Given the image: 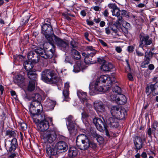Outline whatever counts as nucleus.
<instances>
[{"label":"nucleus","mask_w":158,"mask_h":158,"mask_svg":"<svg viewBox=\"0 0 158 158\" xmlns=\"http://www.w3.org/2000/svg\"><path fill=\"white\" fill-rule=\"evenodd\" d=\"M42 137L44 143L50 144L56 140L57 138V135L55 131H51L44 133Z\"/></svg>","instance_id":"3"},{"label":"nucleus","mask_w":158,"mask_h":158,"mask_svg":"<svg viewBox=\"0 0 158 158\" xmlns=\"http://www.w3.org/2000/svg\"><path fill=\"white\" fill-rule=\"evenodd\" d=\"M5 146L9 152H14L18 146V143L16 138H13L11 141L5 140Z\"/></svg>","instance_id":"6"},{"label":"nucleus","mask_w":158,"mask_h":158,"mask_svg":"<svg viewBox=\"0 0 158 158\" xmlns=\"http://www.w3.org/2000/svg\"><path fill=\"white\" fill-rule=\"evenodd\" d=\"M50 51L51 52V54H49L48 52H46L42 48H40L36 49L37 53H38L39 57L40 58V61L41 62V58H44L45 59H49L52 57L53 56V50L52 49H50Z\"/></svg>","instance_id":"9"},{"label":"nucleus","mask_w":158,"mask_h":158,"mask_svg":"<svg viewBox=\"0 0 158 158\" xmlns=\"http://www.w3.org/2000/svg\"><path fill=\"white\" fill-rule=\"evenodd\" d=\"M78 153V149L73 146L70 147L68 152V156L69 158H74L76 157Z\"/></svg>","instance_id":"19"},{"label":"nucleus","mask_w":158,"mask_h":158,"mask_svg":"<svg viewBox=\"0 0 158 158\" xmlns=\"http://www.w3.org/2000/svg\"><path fill=\"white\" fill-rule=\"evenodd\" d=\"M120 108L117 106H114L112 107L110 110L111 114L113 117H115L117 114L118 113V111Z\"/></svg>","instance_id":"35"},{"label":"nucleus","mask_w":158,"mask_h":158,"mask_svg":"<svg viewBox=\"0 0 158 158\" xmlns=\"http://www.w3.org/2000/svg\"><path fill=\"white\" fill-rule=\"evenodd\" d=\"M152 132L154 133L156 130L158 131V123L157 122H154L152 126Z\"/></svg>","instance_id":"47"},{"label":"nucleus","mask_w":158,"mask_h":158,"mask_svg":"<svg viewBox=\"0 0 158 158\" xmlns=\"http://www.w3.org/2000/svg\"><path fill=\"white\" fill-rule=\"evenodd\" d=\"M92 85L93 88L92 91L95 93L98 94L100 92H104L106 91L103 85L96 81L92 84Z\"/></svg>","instance_id":"12"},{"label":"nucleus","mask_w":158,"mask_h":158,"mask_svg":"<svg viewBox=\"0 0 158 158\" xmlns=\"http://www.w3.org/2000/svg\"><path fill=\"white\" fill-rule=\"evenodd\" d=\"M139 39V47L142 48L143 47H146L152 43V40L148 35L140 34Z\"/></svg>","instance_id":"5"},{"label":"nucleus","mask_w":158,"mask_h":158,"mask_svg":"<svg viewBox=\"0 0 158 158\" xmlns=\"http://www.w3.org/2000/svg\"><path fill=\"white\" fill-rule=\"evenodd\" d=\"M106 33V34L108 35L110 34V29L109 27H106L105 28Z\"/></svg>","instance_id":"64"},{"label":"nucleus","mask_w":158,"mask_h":158,"mask_svg":"<svg viewBox=\"0 0 158 158\" xmlns=\"http://www.w3.org/2000/svg\"><path fill=\"white\" fill-rule=\"evenodd\" d=\"M37 125L38 129L41 131L47 130L49 126L48 122L45 119L40 121Z\"/></svg>","instance_id":"16"},{"label":"nucleus","mask_w":158,"mask_h":158,"mask_svg":"<svg viewBox=\"0 0 158 158\" xmlns=\"http://www.w3.org/2000/svg\"><path fill=\"white\" fill-rule=\"evenodd\" d=\"M68 123L67 124V127L71 135H74L76 132V130L75 128V122L73 119V117L70 115L67 118Z\"/></svg>","instance_id":"7"},{"label":"nucleus","mask_w":158,"mask_h":158,"mask_svg":"<svg viewBox=\"0 0 158 158\" xmlns=\"http://www.w3.org/2000/svg\"><path fill=\"white\" fill-rule=\"evenodd\" d=\"M71 54L73 57L76 60H79L81 56L79 52L74 48L71 50Z\"/></svg>","instance_id":"31"},{"label":"nucleus","mask_w":158,"mask_h":158,"mask_svg":"<svg viewBox=\"0 0 158 158\" xmlns=\"http://www.w3.org/2000/svg\"><path fill=\"white\" fill-rule=\"evenodd\" d=\"M121 13H120V16H126L127 15V12L126 10H123L121 11Z\"/></svg>","instance_id":"58"},{"label":"nucleus","mask_w":158,"mask_h":158,"mask_svg":"<svg viewBox=\"0 0 158 158\" xmlns=\"http://www.w3.org/2000/svg\"><path fill=\"white\" fill-rule=\"evenodd\" d=\"M90 147L93 149H95L97 148V145L96 143L94 142H90Z\"/></svg>","instance_id":"57"},{"label":"nucleus","mask_w":158,"mask_h":158,"mask_svg":"<svg viewBox=\"0 0 158 158\" xmlns=\"http://www.w3.org/2000/svg\"><path fill=\"white\" fill-rule=\"evenodd\" d=\"M36 49L35 51H31L27 55V58L29 60H31L33 63H36L40 61V58L38 53H37Z\"/></svg>","instance_id":"13"},{"label":"nucleus","mask_w":158,"mask_h":158,"mask_svg":"<svg viewBox=\"0 0 158 158\" xmlns=\"http://www.w3.org/2000/svg\"><path fill=\"white\" fill-rule=\"evenodd\" d=\"M108 7L110 9H112V10H113L117 7L116 5L114 3H110L108 5Z\"/></svg>","instance_id":"51"},{"label":"nucleus","mask_w":158,"mask_h":158,"mask_svg":"<svg viewBox=\"0 0 158 158\" xmlns=\"http://www.w3.org/2000/svg\"><path fill=\"white\" fill-rule=\"evenodd\" d=\"M98 62L100 64H102L106 62V61L103 58H97Z\"/></svg>","instance_id":"54"},{"label":"nucleus","mask_w":158,"mask_h":158,"mask_svg":"<svg viewBox=\"0 0 158 158\" xmlns=\"http://www.w3.org/2000/svg\"><path fill=\"white\" fill-rule=\"evenodd\" d=\"M94 107L95 109L98 111L103 112L104 111V108L103 104L102 103L94 104Z\"/></svg>","instance_id":"33"},{"label":"nucleus","mask_w":158,"mask_h":158,"mask_svg":"<svg viewBox=\"0 0 158 158\" xmlns=\"http://www.w3.org/2000/svg\"><path fill=\"white\" fill-rule=\"evenodd\" d=\"M33 105H32V106H30L29 108V110L31 114L35 115L37 108H35V106L34 107V104H33Z\"/></svg>","instance_id":"45"},{"label":"nucleus","mask_w":158,"mask_h":158,"mask_svg":"<svg viewBox=\"0 0 158 158\" xmlns=\"http://www.w3.org/2000/svg\"><path fill=\"white\" fill-rule=\"evenodd\" d=\"M155 85L151 84L149 85H148L146 89V93L148 95H149L152 92L154 91L155 88Z\"/></svg>","instance_id":"32"},{"label":"nucleus","mask_w":158,"mask_h":158,"mask_svg":"<svg viewBox=\"0 0 158 158\" xmlns=\"http://www.w3.org/2000/svg\"><path fill=\"white\" fill-rule=\"evenodd\" d=\"M76 145L78 148L81 150L87 149L90 146V141L85 135L81 134L78 135L76 140Z\"/></svg>","instance_id":"2"},{"label":"nucleus","mask_w":158,"mask_h":158,"mask_svg":"<svg viewBox=\"0 0 158 158\" xmlns=\"http://www.w3.org/2000/svg\"><path fill=\"white\" fill-rule=\"evenodd\" d=\"M81 68H82V66L81 62L80 61H78L74 65L73 71L75 72H78Z\"/></svg>","instance_id":"34"},{"label":"nucleus","mask_w":158,"mask_h":158,"mask_svg":"<svg viewBox=\"0 0 158 158\" xmlns=\"http://www.w3.org/2000/svg\"><path fill=\"white\" fill-rule=\"evenodd\" d=\"M62 15L63 16H64V17L66 19L68 20H69L71 19L68 16V15H67L66 14L63 13L62 14Z\"/></svg>","instance_id":"63"},{"label":"nucleus","mask_w":158,"mask_h":158,"mask_svg":"<svg viewBox=\"0 0 158 158\" xmlns=\"http://www.w3.org/2000/svg\"><path fill=\"white\" fill-rule=\"evenodd\" d=\"M113 68V66L111 63L106 62L101 66V69L105 71H110Z\"/></svg>","instance_id":"25"},{"label":"nucleus","mask_w":158,"mask_h":158,"mask_svg":"<svg viewBox=\"0 0 158 158\" xmlns=\"http://www.w3.org/2000/svg\"><path fill=\"white\" fill-rule=\"evenodd\" d=\"M127 113L126 110L124 108H120L118 111V113L115 117L118 120L123 119L124 118L125 115H127Z\"/></svg>","instance_id":"23"},{"label":"nucleus","mask_w":158,"mask_h":158,"mask_svg":"<svg viewBox=\"0 0 158 158\" xmlns=\"http://www.w3.org/2000/svg\"><path fill=\"white\" fill-rule=\"evenodd\" d=\"M134 143L137 152L138 150L140 149L142 147V139L140 137L136 136L134 140Z\"/></svg>","instance_id":"20"},{"label":"nucleus","mask_w":158,"mask_h":158,"mask_svg":"<svg viewBox=\"0 0 158 158\" xmlns=\"http://www.w3.org/2000/svg\"><path fill=\"white\" fill-rule=\"evenodd\" d=\"M93 123L95 125L97 129L100 131H102L105 129L106 135L109 137L110 136L107 129L106 128L104 123L102 120L98 118H95L93 119Z\"/></svg>","instance_id":"4"},{"label":"nucleus","mask_w":158,"mask_h":158,"mask_svg":"<svg viewBox=\"0 0 158 158\" xmlns=\"http://www.w3.org/2000/svg\"><path fill=\"white\" fill-rule=\"evenodd\" d=\"M32 61H25L23 64L24 68L27 71H32L31 69L33 68V65L32 64Z\"/></svg>","instance_id":"29"},{"label":"nucleus","mask_w":158,"mask_h":158,"mask_svg":"<svg viewBox=\"0 0 158 158\" xmlns=\"http://www.w3.org/2000/svg\"><path fill=\"white\" fill-rule=\"evenodd\" d=\"M114 78H110L108 75H102L99 77L97 78L96 81L101 83L106 82L107 84L109 86V85H111L112 83H114L116 82L115 81H114Z\"/></svg>","instance_id":"11"},{"label":"nucleus","mask_w":158,"mask_h":158,"mask_svg":"<svg viewBox=\"0 0 158 158\" xmlns=\"http://www.w3.org/2000/svg\"><path fill=\"white\" fill-rule=\"evenodd\" d=\"M107 123L110 127H118L119 126V120L116 117H110L106 120Z\"/></svg>","instance_id":"17"},{"label":"nucleus","mask_w":158,"mask_h":158,"mask_svg":"<svg viewBox=\"0 0 158 158\" xmlns=\"http://www.w3.org/2000/svg\"><path fill=\"white\" fill-rule=\"evenodd\" d=\"M57 150L55 146H48L46 148V153L48 156H56L57 154Z\"/></svg>","instance_id":"22"},{"label":"nucleus","mask_w":158,"mask_h":158,"mask_svg":"<svg viewBox=\"0 0 158 158\" xmlns=\"http://www.w3.org/2000/svg\"><path fill=\"white\" fill-rule=\"evenodd\" d=\"M55 147L58 150L63 152L66 151L68 148L67 143L65 142L62 141L57 142L55 145Z\"/></svg>","instance_id":"18"},{"label":"nucleus","mask_w":158,"mask_h":158,"mask_svg":"<svg viewBox=\"0 0 158 158\" xmlns=\"http://www.w3.org/2000/svg\"><path fill=\"white\" fill-rule=\"evenodd\" d=\"M31 97L32 98V101H40L41 99V97L39 94H34L31 95Z\"/></svg>","instance_id":"37"},{"label":"nucleus","mask_w":158,"mask_h":158,"mask_svg":"<svg viewBox=\"0 0 158 158\" xmlns=\"http://www.w3.org/2000/svg\"><path fill=\"white\" fill-rule=\"evenodd\" d=\"M77 95L82 103L85 105L86 107L90 108L92 106L90 103V100L88 99L87 98V95L86 92L79 91L77 93Z\"/></svg>","instance_id":"8"},{"label":"nucleus","mask_w":158,"mask_h":158,"mask_svg":"<svg viewBox=\"0 0 158 158\" xmlns=\"http://www.w3.org/2000/svg\"><path fill=\"white\" fill-rule=\"evenodd\" d=\"M20 124L22 130L23 131L26 130L27 128V125L24 122L21 123H20Z\"/></svg>","instance_id":"50"},{"label":"nucleus","mask_w":158,"mask_h":158,"mask_svg":"<svg viewBox=\"0 0 158 158\" xmlns=\"http://www.w3.org/2000/svg\"><path fill=\"white\" fill-rule=\"evenodd\" d=\"M154 53H152L151 51L149 52H146L145 53V57L148 58H149L151 60V59Z\"/></svg>","instance_id":"48"},{"label":"nucleus","mask_w":158,"mask_h":158,"mask_svg":"<svg viewBox=\"0 0 158 158\" xmlns=\"http://www.w3.org/2000/svg\"><path fill=\"white\" fill-rule=\"evenodd\" d=\"M42 110V108H39V107L37 108L35 115H39L41 113Z\"/></svg>","instance_id":"56"},{"label":"nucleus","mask_w":158,"mask_h":158,"mask_svg":"<svg viewBox=\"0 0 158 158\" xmlns=\"http://www.w3.org/2000/svg\"><path fill=\"white\" fill-rule=\"evenodd\" d=\"M24 77L21 75H19L15 77L14 80L15 83L19 86H21L23 85L24 81Z\"/></svg>","instance_id":"21"},{"label":"nucleus","mask_w":158,"mask_h":158,"mask_svg":"<svg viewBox=\"0 0 158 158\" xmlns=\"http://www.w3.org/2000/svg\"><path fill=\"white\" fill-rule=\"evenodd\" d=\"M63 95L65 98H69V89H64L63 91Z\"/></svg>","instance_id":"49"},{"label":"nucleus","mask_w":158,"mask_h":158,"mask_svg":"<svg viewBox=\"0 0 158 158\" xmlns=\"http://www.w3.org/2000/svg\"><path fill=\"white\" fill-rule=\"evenodd\" d=\"M117 101V103L119 105H123L127 102V99L126 97L123 94L118 95Z\"/></svg>","instance_id":"27"},{"label":"nucleus","mask_w":158,"mask_h":158,"mask_svg":"<svg viewBox=\"0 0 158 158\" xmlns=\"http://www.w3.org/2000/svg\"><path fill=\"white\" fill-rule=\"evenodd\" d=\"M35 81H29L27 88V89L29 91H32L35 89Z\"/></svg>","instance_id":"36"},{"label":"nucleus","mask_w":158,"mask_h":158,"mask_svg":"<svg viewBox=\"0 0 158 158\" xmlns=\"http://www.w3.org/2000/svg\"><path fill=\"white\" fill-rule=\"evenodd\" d=\"M134 49V48L132 46H129L128 47V50L129 52H132Z\"/></svg>","instance_id":"59"},{"label":"nucleus","mask_w":158,"mask_h":158,"mask_svg":"<svg viewBox=\"0 0 158 158\" xmlns=\"http://www.w3.org/2000/svg\"><path fill=\"white\" fill-rule=\"evenodd\" d=\"M33 104H34V107L35 106V108H42V105L41 104L40 101H32V102H31L30 104V106H32V105H34Z\"/></svg>","instance_id":"41"},{"label":"nucleus","mask_w":158,"mask_h":158,"mask_svg":"<svg viewBox=\"0 0 158 158\" xmlns=\"http://www.w3.org/2000/svg\"><path fill=\"white\" fill-rule=\"evenodd\" d=\"M55 41L57 45L63 51H64L68 48V43L67 41L64 40L59 38L55 36Z\"/></svg>","instance_id":"10"},{"label":"nucleus","mask_w":158,"mask_h":158,"mask_svg":"<svg viewBox=\"0 0 158 158\" xmlns=\"http://www.w3.org/2000/svg\"><path fill=\"white\" fill-rule=\"evenodd\" d=\"M152 130L151 128H149L148 129L147 131V134H148L149 136L151 137V136L152 132Z\"/></svg>","instance_id":"61"},{"label":"nucleus","mask_w":158,"mask_h":158,"mask_svg":"<svg viewBox=\"0 0 158 158\" xmlns=\"http://www.w3.org/2000/svg\"><path fill=\"white\" fill-rule=\"evenodd\" d=\"M31 16V15L29 13L27 12H24L22 15L23 18L22 19V24H25L27 23Z\"/></svg>","instance_id":"28"},{"label":"nucleus","mask_w":158,"mask_h":158,"mask_svg":"<svg viewBox=\"0 0 158 158\" xmlns=\"http://www.w3.org/2000/svg\"><path fill=\"white\" fill-rule=\"evenodd\" d=\"M86 50L89 53H93L95 52V54H96V51L93 48L92 46H89L87 47L86 48Z\"/></svg>","instance_id":"46"},{"label":"nucleus","mask_w":158,"mask_h":158,"mask_svg":"<svg viewBox=\"0 0 158 158\" xmlns=\"http://www.w3.org/2000/svg\"><path fill=\"white\" fill-rule=\"evenodd\" d=\"M118 95L112 94L110 95V98L112 101H115L117 102V101Z\"/></svg>","instance_id":"53"},{"label":"nucleus","mask_w":158,"mask_h":158,"mask_svg":"<svg viewBox=\"0 0 158 158\" xmlns=\"http://www.w3.org/2000/svg\"><path fill=\"white\" fill-rule=\"evenodd\" d=\"M42 31L44 35H52L53 33L52 26L48 23L44 24L42 27Z\"/></svg>","instance_id":"15"},{"label":"nucleus","mask_w":158,"mask_h":158,"mask_svg":"<svg viewBox=\"0 0 158 158\" xmlns=\"http://www.w3.org/2000/svg\"><path fill=\"white\" fill-rule=\"evenodd\" d=\"M71 47L73 48H76L77 47V43L74 40L71 41L70 43Z\"/></svg>","instance_id":"52"},{"label":"nucleus","mask_w":158,"mask_h":158,"mask_svg":"<svg viewBox=\"0 0 158 158\" xmlns=\"http://www.w3.org/2000/svg\"><path fill=\"white\" fill-rule=\"evenodd\" d=\"M41 76L42 80L48 84H56L60 81L54 71L50 69H47L43 71Z\"/></svg>","instance_id":"1"},{"label":"nucleus","mask_w":158,"mask_h":158,"mask_svg":"<svg viewBox=\"0 0 158 158\" xmlns=\"http://www.w3.org/2000/svg\"><path fill=\"white\" fill-rule=\"evenodd\" d=\"M93 136L96 139L97 141L99 143H102L103 142L104 139L100 135L95 133L93 134Z\"/></svg>","instance_id":"39"},{"label":"nucleus","mask_w":158,"mask_h":158,"mask_svg":"<svg viewBox=\"0 0 158 158\" xmlns=\"http://www.w3.org/2000/svg\"><path fill=\"white\" fill-rule=\"evenodd\" d=\"M95 54V52L93 53L87 52V53L83 52L82 53V55L85 57L84 61L85 63L87 64H93L96 63V61L92 59V58L94 56Z\"/></svg>","instance_id":"14"},{"label":"nucleus","mask_w":158,"mask_h":158,"mask_svg":"<svg viewBox=\"0 0 158 158\" xmlns=\"http://www.w3.org/2000/svg\"><path fill=\"white\" fill-rule=\"evenodd\" d=\"M51 35H45V37L47 39L49 43L51 45L52 48H54L55 46L54 45V42L52 39L51 36Z\"/></svg>","instance_id":"40"},{"label":"nucleus","mask_w":158,"mask_h":158,"mask_svg":"<svg viewBox=\"0 0 158 158\" xmlns=\"http://www.w3.org/2000/svg\"><path fill=\"white\" fill-rule=\"evenodd\" d=\"M69 83L66 82L64 84V89H69Z\"/></svg>","instance_id":"62"},{"label":"nucleus","mask_w":158,"mask_h":158,"mask_svg":"<svg viewBox=\"0 0 158 158\" xmlns=\"http://www.w3.org/2000/svg\"><path fill=\"white\" fill-rule=\"evenodd\" d=\"M111 11L112 12L113 15H115L118 17V19L120 17L122 18V16H120L121 11L118 7H117L114 10H111Z\"/></svg>","instance_id":"38"},{"label":"nucleus","mask_w":158,"mask_h":158,"mask_svg":"<svg viewBox=\"0 0 158 158\" xmlns=\"http://www.w3.org/2000/svg\"><path fill=\"white\" fill-rule=\"evenodd\" d=\"M27 75L28 77L31 80V81H36L37 75L35 72L33 71L28 72H27Z\"/></svg>","instance_id":"30"},{"label":"nucleus","mask_w":158,"mask_h":158,"mask_svg":"<svg viewBox=\"0 0 158 158\" xmlns=\"http://www.w3.org/2000/svg\"><path fill=\"white\" fill-rule=\"evenodd\" d=\"M56 103L55 101L48 99L45 102V106L48 110H52L54 109Z\"/></svg>","instance_id":"24"},{"label":"nucleus","mask_w":158,"mask_h":158,"mask_svg":"<svg viewBox=\"0 0 158 158\" xmlns=\"http://www.w3.org/2000/svg\"><path fill=\"white\" fill-rule=\"evenodd\" d=\"M6 135L9 136L10 137H14L16 135L15 132L12 130H7L6 131Z\"/></svg>","instance_id":"43"},{"label":"nucleus","mask_w":158,"mask_h":158,"mask_svg":"<svg viewBox=\"0 0 158 158\" xmlns=\"http://www.w3.org/2000/svg\"><path fill=\"white\" fill-rule=\"evenodd\" d=\"M8 154L9 157L10 158H14L16 156V152L14 151V152H8Z\"/></svg>","instance_id":"55"},{"label":"nucleus","mask_w":158,"mask_h":158,"mask_svg":"<svg viewBox=\"0 0 158 158\" xmlns=\"http://www.w3.org/2000/svg\"><path fill=\"white\" fill-rule=\"evenodd\" d=\"M150 60V59L149 58H148L145 57L144 61L141 63V66L142 68H145L146 65L149 64Z\"/></svg>","instance_id":"44"},{"label":"nucleus","mask_w":158,"mask_h":158,"mask_svg":"<svg viewBox=\"0 0 158 158\" xmlns=\"http://www.w3.org/2000/svg\"><path fill=\"white\" fill-rule=\"evenodd\" d=\"M113 92L118 94V95L121 94L122 93V90L121 88L117 85L115 86L113 88Z\"/></svg>","instance_id":"42"},{"label":"nucleus","mask_w":158,"mask_h":158,"mask_svg":"<svg viewBox=\"0 0 158 158\" xmlns=\"http://www.w3.org/2000/svg\"><path fill=\"white\" fill-rule=\"evenodd\" d=\"M127 77L129 80L130 81H133V78L132 75L131 73H129L127 75Z\"/></svg>","instance_id":"60"},{"label":"nucleus","mask_w":158,"mask_h":158,"mask_svg":"<svg viewBox=\"0 0 158 158\" xmlns=\"http://www.w3.org/2000/svg\"><path fill=\"white\" fill-rule=\"evenodd\" d=\"M122 21V18L120 17L114 24L110 26V29L115 33L118 32L117 27L119 25H120Z\"/></svg>","instance_id":"26"}]
</instances>
